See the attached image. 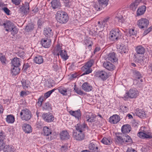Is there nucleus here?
<instances>
[{"label": "nucleus", "instance_id": "f257e3e1", "mask_svg": "<svg viewBox=\"0 0 152 152\" xmlns=\"http://www.w3.org/2000/svg\"><path fill=\"white\" fill-rule=\"evenodd\" d=\"M56 19L58 23L65 24L68 20V16L65 12L62 10H59L56 15Z\"/></svg>", "mask_w": 152, "mask_h": 152}, {"label": "nucleus", "instance_id": "f03ea898", "mask_svg": "<svg viewBox=\"0 0 152 152\" xmlns=\"http://www.w3.org/2000/svg\"><path fill=\"white\" fill-rule=\"evenodd\" d=\"M53 54L55 56H59L60 55L61 58L65 60H67L68 56L66 50H62L61 47L59 45H57L56 49L53 51Z\"/></svg>", "mask_w": 152, "mask_h": 152}, {"label": "nucleus", "instance_id": "7ed1b4c3", "mask_svg": "<svg viewBox=\"0 0 152 152\" xmlns=\"http://www.w3.org/2000/svg\"><path fill=\"white\" fill-rule=\"evenodd\" d=\"M94 63V60L92 59H91L87 62L85 65L82 67L81 70L84 72V73L82 74V76L89 74L91 72L92 70L91 67Z\"/></svg>", "mask_w": 152, "mask_h": 152}, {"label": "nucleus", "instance_id": "20e7f679", "mask_svg": "<svg viewBox=\"0 0 152 152\" xmlns=\"http://www.w3.org/2000/svg\"><path fill=\"white\" fill-rule=\"evenodd\" d=\"M20 115V118L23 121H28L32 117V114L31 111L26 108L22 110Z\"/></svg>", "mask_w": 152, "mask_h": 152}, {"label": "nucleus", "instance_id": "39448f33", "mask_svg": "<svg viewBox=\"0 0 152 152\" xmlns=\"http://www.w3.org/2000/svg\"><path fill=\"white\" fill-rule=\"evenodd\" d=\"M138 94V91L135 89H130L124 95L123 98L127 100L129 98H135Z\"/></svg>", "mask_w": 152, "mask_h": 152}, {"label": "nucleus", "instance_id": "423d86ee", "mask_svg": "<svg viewBox=\"0 0 152 152\" xmlns=\"http://www.w3.org/2000/svg\"><path fill=\"white\" fill-rule=\"evenodd\" d=\"M148 20L144 18H142L139 20L137 23V25L139 28L143 30L146 28L149 25Z\"/></svg>", "mask_w": 152, "mask_h": 152}, {"label": "nucleus", "instance_id": "0eeeda50", "mask_svg": "<svg viewBox=\"0 0 152 152\" xmlns=\"http://www.w3.org/2000/svg\"><path fill=\"white\" fill-rule=\"evenodd\" d=\"M120 32L118 29H113L110 32V39L112 41L117 40L120 36Z\"/></svg>", "mask_w": 152, "mask_h": 152}, {"label": "nucleus", "instance_id": "6e6552de", "mask_svg": "<svg viewBox=\"0 0 152 152\" xmlns=\"http://www.w3.org/2000/svg\"><path fill=\"white\" fill-rule=\"evenodd\" d=\"M42 117L45 121L48 123L53 122L54 119V116L53 114L49 112L43 113L42 115Z\"/></svg>", "mask_w": 152, "mask_h": 152}, {"label": "nucleus", "instance_id": "1a4fd4ad", "mask_svg": "<svg viewBox=\"0 0 152 152\" xmlns=\"http://www.w3.org/2000/svg\"><path fill=\"white\" fill-rule=\"evenodd\" d=\"M19 11L25 15L29 12V3L26 2L25 4H23L22 6H19Z\"/></svg>", "mask_w": 152, "mask_h": 152}, {"label": "nucleus", "instance_id": "9d476101", "mask_svg": "<svg viewBox=\"0 0 152 152\" xmlns=\"http://www.w3.org/2000/svg\"><path fill=\"white\" fill-rule=\"evenodd\" d=\"M73 136L76 140L81 141L84 139L85 135L83 132H77L75 130L73 132Z\"/></svg>", "mask_w": 152, "mask_h": 152}, {"label": "nucleus", "instance_id": "9b49d317", "mask_svg": "<svg viewBox=\"0 0 152 152\" xmlns=\"http://www.w3.org/2000/svg\"><path fill=\"white\" fill-rule=\"evenodd\" d=\"M145 1V0H135L130 5V7L131 9L133 11H135L139 4L140 3H144Z\"/></svg>", "mask_w": 152, "mask_h": 152}, {"label": "nucleus", "instance_id": "f8f14e48", "mask_svg": "<svg viewBox=\"0 0 152 152\" xmlns=\"http://www.w3.org/2000/svg\"><path fill=\"white\" fill-rule=\"evenodd\" d=\"M95 75L103 80H106L108 77L107 73L103 71H98L96 72Z\"/></svg>", "mask_w": 152, "mask_h": 152}, {"label": "nucleus", "instance_id": "ddd939ff", "mask_svg": "<svg viewBox=\"0 0 152 152\" xmlns=\"http://www.w3.org/2000/svg\"><path fill=\"white\" fill-rule=\"evenodd\" d=\"M42 46L45 48H48L50 46L51 44V40L48 38L42 39L41 41Z\"/></svg>", "mask_w": 152, "mask_h": 152}, {"label": "nucleus", "instance_id": "4468645a", "mask_svg": "<svg viewBox=\"0 0 152 152\" xmlns=\"http://www.w3.org/2000/svg\"><path fill=\"white\" fill-rule=\"evenodd\" d=\"M120 120V117L117 115L115 114L110 117L109 121L111 124H115L119 122Z\"/></svg>", "mask_w": 152, "mask_h": 152}, {"label": "nucleus", "instance_id": "2eb2a0df", "mask_svg": "<svg viewBox=\"0 0 152 152\" xmlns=\"http://www.w3.org/2000/svg\"><path fill=\"white\" fill-rule=\"evenodd\" d=\"M106 60L110 61L113 62H116L117 61V59L115 56V53H109L106 57Z\"/></svg>", "mask_w": 152, "mask_h": 152}, {"label": "nucleus", "instance_id": "dca6fc26", "mask_svg": "<svg viewBox=\"0 0 152 152\" xmlns=\"http://www.w3.org/2000/svg\"><path fill=\"white\" fill-rule=\"evenodd\" d=\"M44 34L48 38H50L53 37V33L52 30L49 27H47L44 28Z\"/></svg>", "mask_w": 152, "mask_h": 152}, {"label": "nucleus", "instance_id": "f3484780", "mask_svg": "<svg viewBox=\"0 0 152 152\" xmlns=\"http://www.w3.org/2000/svg\"><path fill=\"white\" fill-rule=\"evenodd\" d=\"M89 149L92 152H99L98 147L94 142H91L88 146Z\"/></svg>", "mask_w": 152, "mask_h": 152}, {"label": "nucleus", "instance_id": "a211bd4d", "mask_svg": "<svg viewBox=\"0 0 152 152\" xmlns=\"http://www.w3.org/2000/svg\"><path fill=\"white\" fill-rule=\"evenodd\" d=\"M104 67L109 71H112L115 68V66L109 62H104L103 64Z\"/></svg>", "mask_w": 152, "mask_h": 152}, {"label": "nucleus", "instance_id": "6ab92c4d", "mask_svg": "<svg viewBox=\"0 0 152 152\" xmlns=\"http://www.w3.org/2000/svg\"><path fill=\"white\" fill-rule=\"evenodd\" d=\"M51 3L53 9H59L61 6V3L59 0H53Z\"/></svg>", "mask_w": 152, "mask_h": 152}, {"label": "nucleus", "instance_id": "aec40b11", "mask_svg": "<svg viewBox=\"0 0 152 152\" xmlns=\"http://www.w3.org/2000/svg\"><path fill=\"white\" fill-rule=\"evenodd\" d=\"M82 88L86 92H89L92 90V86L87 82H85L82 86Z\"/></svg>", "mask_w": 152, "mask_h": 152}, {"label": "nucleus", "instance_id": "412c9836", "mask_svg": "<svg viewBox=\"0 0 152 152\" xmlns=\"http://www.w3.org/2000/svg\"><path fill=\"white\" fill-rule=\"evenodd\" d=\"M96 117V116L95 115L91 113H89L86 114V118L88 122H93L95 121V119Z\"/></svg>", "mask_w": 152, "mask_h": 152}, {"label": "nucleus", "instance_id": "4be33fe9", "mask_svg": "<svg viewBox=\"0 0 152 152\" xmlns=\"http://www.w3.org/2000/svg\"><path fill=\"white\" fill-rule=\"evenodd\" d=\"M61 139L62 140H67L70 138V135L66 131H63L61 132L60 134Z\"/></svg>", "mask_w": 152, "mask_h": 152}, {"label": "nucleus", "instance_id": "5701e85b", "mask_svg": "<svg viewBox=\"0 0 152 152\" xmlns=\"http://www.w3.org/2000/svg\"><path fill=\"white\" fill-rule=\"evenodd\" d=\"M117 48L120 53L122 54L128 53V48L126 46L123 44L118 46Z\"/></svg>", "mask_w": 152, "mask_h": 152}, {"label": "nucleus", "instance_id": "b1692460", "mask_svg": "<svg viewBox=\"0 0 152 152\" xmlns=\"http://www.w3.org/2000/svg\"><path fill=\"white\" fill-rule=\"evenodd\" d=\"M86 125L84 123H83L82 124H77L75 126V129H76V132H83L84 129L86 128Z\"/></svg>", "mask_w": 152, "mask_h": 152}, {"label": "nucleus", "instance_id": "393cba45", "mask_svg": "<svg viewBox=\"0 0 152 152\" xmlns=\"http://www.w3.org/2000/svg\"><path fill=\"white\" fill-rule=\"evenodd\" d=\"M131 127L129 124H126L122 126L121 128V132L123 134L129 133L131 130Z\"/></svg>", "mask_w": 152, "mask_h": 152}, {"label": "nucleus", "instance_id": "a878e982", "mask_svg": "<svg viewBox=\"0 0 152 152\" xmlns=\"http://www.w3.org/2000/svg\"><path fill=\"white\" fill-rule=\"evenodd\" d=\"M136 115L140 118H144L146 117V114L143 110L137 109L136 110Z\"/></svg>", "mask_w": 152, "mask_h": 152}, {"label": "nucleus", "instance_id": "bb28decb", "mask_svg": "<svg viewBox=\"0 0 152 152\" xmlns=\"http://www.w3.org/2000/svg\"><path fill=\"white\" fill-rule=\"evenodd\" d=\"M69 113L71 115L74 116L78 120L81 118V114L80 111L79 109L75 111L71 110L69 112Z\"/></svg>", "mask_w": 152, "mask_h": 152}, {"label": "nucleus", "instance_id": "cd10ccee", "mask_svg": "<svg viewBox=\"0 0 152 152\" xmlns=\"http://www.w3.org/2000/svg\"><path fill=\"white\" fill-rule=\"evenodd\" d=\"M138 137L142 139H151L152 136L151 134H147L146 133L140 132L137 134Z\"/></svg>", "mask_w": 152, "mask_h": 152}, {"label": "nucleus", "instance_id": "c85d7f7f", "mask_svg": "<svg viewBox=\"0 0 152 152\" xmlns=\"http://www.w3.org/2000/svg\"><path fill=\"white\" fill-rule=\"evenodd\" d=\"M3 25L5 28V30L7 31H10V30L14 26L13 23L10 21L6 23H4Z\"/></svg>", "mask_w": 152, "mask_h": 152}, {"label": "nucleus", "instance_id": "c756f323", "mask_svg": "<svg viewBox=\"0 0 152 152\" xmlns=\"http://www.w3.org/2000/svg\"><path fill=\"white\" fill-rule=\"evenodd\" d=\"M23 129L26 133H29L31 132L32 131L31 126L28 124H24L23 125Z\"/></svg>", "mask_w": 152, "mask_h": 152}, {"label": "nucleus", "instance_id": "7c9ffc66", "mask_svg": "<svg viewBox=\"0 0 152 152\" xmlns=\"http://www.w3.org/2000/svg\"><path fill=\"white\" fill-rule=\"evenodd\" d=\"M21 62L20 59L17 57L14 58L11 61L12 64L13 66H19Z\"/></svg>", "mask_w": 152, "mask_h": 152}, {"label": "nucleus", "instance_id": "2f4dec72", "mask_svg": "<svg viewBox=\"0 0 152 152\" xmlns=\"http://www.w3.org/2000/svg\"><path fill=\"white\" fill-rule=\"evenodd\" d=\"M34 61L36 64H40L43 62V59L42 56L38 55L34 58Z\"/></svg>", "mask_w": 152, "mask_h": 152}, {"label": "nucleus", "instance_id": "473e14b6", "mask_svg": "<svg viewBox=\"0 0 152 152\" xmlns=\"http://www.w3.org/2000/svg\"><path fill=\"white\" fill-rule=\"evenodd\" d=\"M57 89L58 91L62 94L64 96L67 95V89L65 88L64 87L61 86L58 87Z\"/></svg>", "mask_w": 152, "mask_h": 152}, {"label": "nucleus", "instance_id": "72a5a7b5", "mask_svg": "<svg viewBox=\"0 0 152 152\" xmlns=\"http://www.w3.org/2000/svg\"><path fill=\"white\" fill-rule=\"evenodd\" d=\"M146 8L144 5L139 7L137 11V15L139 16L143 14L145 11Z\"/></svg>", "mask_w": 152, "mask_h": 152}, {"label": "nucleus", "instance_id": "f704fd0d", "mask_svg": "<svg viewBox=\"0 0 152 152\" xmlns=\"http://www.w3.org/2000/svg\"><path fill=\"white\" fill-rule=\"evenodd\" d=\"M135 50L138 54H142L144 53L145 51V48L140 45L137 46Z\"/></svg>", "mask_w": 152, "mask_h": 152}, {"label": "nucleus", "instance_id": "c9c22d12", "mask_svg": "<svg viewBox=\"0 0 152 152\" xmlns=\"http://www.w3.org/2000/svg\"><path fill=\"white\" fill-rule=\"evenodd\" d=\"M51 129L48 127L45 126L43 127V135L46 136H48L51 134Z\"/></svg>", "mask_w": 152, "mask_h": 152}, {"label": "nucleus", "instance_id": "e433bc0d", "mask_svg": "<svg viewBox=\"0 0 152 152\" xmlns=\"http://www.w3.org/2000/svg\"><path fill=\"white\" fill-rule=\"evenodd\" d=\"M6 121L8 123H13L15 121V118L13 115H7L6 118Z\"/></svg>", "mask_w": 152, "mask_h": 152}, {"label": "nucleus", "instance_id": "4c0bfd02", "mask_svg": "<svg viewBox=\"0 0 152 152\" xmlns=\"http://www.w3.org/2000/svg\"><path fill=\"white\" fill-rule=\"evenodd\" d=\"M114 20L116 23H122L124 21V20L123 19V16L120 14H118L115 17Z\"/></svg>", "mask_w": 152, "mask_h": 152}, {"label": "nucleus", "instance_id": "58836bf2", "mask_svg": "<svg viewBox=\"0 0 152 152\" xmlns=\"http://www.w3.org/2000/svg\"><path fill=\"white\" fill-rule=\"evenodd\" d=\"M103 143L106 145H110L111 144L112 141L110 137H104L101 140Z\"/></svg>", "mask_w": 152, "mask_h": 152}, {"label": "nucleus", "instance_id": "ea45409f", "mask_svg": "<svg viewBox=\"0 0 152 152\" xmlns=\"http://www.w3.org/2000/svg\"><path fill=\"white\" fill-rule=\"evenodd\" d=\"M134 75L136 79L134 80V81H138V80L141 79L142 77V76L140 72L137 70H134L133 72Z\"/></svg>", "mask_w": 152, "mask_h": 152}, {"label": "nucleus", "instance_id": "a19ab883", "mask_svg": "<svg viewBox=\"0 0 152 152\" xmlns=\"http://www.w3.org/2000/svg\"><path fill=\"white\" fill-rule=\"evenodd\" d=\"M20 69L19 66H13L12 69V75H16L18 74L20 72Z\"/></svg>", "mask_w": 152, "mask_h": 152}, {"label": "nucleus", "instance_id": "79ce46f5", "mask_svg": "<svg viewBox=\"0 0 152 152\" xmlns=\"http://www.w3.org/2000/svg\"><path fill=\"white\" fill-rule=\"evenodd\" d=\"M13 148L12 146L5 145L3 148L4 152H13Z\"/></svg>", "mask_w": 152, "mask_h": 152}, {"label": "nucleus", "instance_id": "37998d69", "mask_svg": "<svg viewBox=\"0 0 152 152\" xmlns=\"http://www.w3.org/2000/svg\"><path fill=\"white\" fill-rule=\"evenodd\" d=\"M110 19V17H107L103 20L102 22V25L101 26V28H104V27L106 26L107 23L109 21Z\"/></svg>", "mask_w": 152, "mask_h": 152}, {"label": "nucleus", "instance_id": "c03bdc74", "mask_svg": "<svg viewBox=\"0 0 152 152\" xmlns=\"http://www.w3.org/2000/svg\"><path fill=\"white\" fill-rule=\"evenodd\" d=\"M115 139L116 142L118 144H122L124 143V137L123 138L121 137L116 135Z\"/></svg>", "mask_w": 152, "mask_h": 152}, {"label": "nucleus", "instance_id": "a18cd8bd", "mask_svg": "<svg viewBox=\"0 0 152 152\" xmlns=\"http://www.w3.org/2000/svg\"><path fill=\"white\" fill-rule=\"evenodd\" d=\"M0 60L2 64L3 65H6V58L5 57V56L3 55L2 53H0Z\"/></svg>", "mask_w": 152, "mask_h": 152}, {"label": "nucleus", "instance_id": "49530a36", "mask_svg": "<svg viewBox=\"0 0 152 152\" xmlns=\"http://www.w3.org/2000/svg\"><path fill=\"white\" fill-rule=\"evenodd\" d=\"M43 109L44 110H51V107L49 103L48 102H47L43 105Z\"/></svg>", "mask_w": 152, "mask_h": 152}, {"label": "nucleus", "instance_id": "de8ad7c7", "mask_svg": "<svg viewBox=\"0 0 152 152\" xmlns=\"http://www.w3.org/2000/svg\"><path fill=\"white\" fill-rule=\"evenodd\" d=\"M132 140L130 137L127 135H126L124 136V142L131 143L132 142Z\"/></svg>", "mask_w": 152, "mask_h": 152}, {"label": "nucleus", "instance_id": "09e8293b", "mask_svg": "<svg viewBox=\"0 0 152 152\" xmlns=\"http://www.w3.org/2000/svg\"><path fill=\"white\" fill-rule=\"evenodd\" d=\"M98 1L100 5L106 6L108 4V0H98Z\"/></svg>", "mask_w": 152, "mask_h": 152}, {"label": "nucleus", "instance_id": "8fccbe9b", "mask_svg": "<svg viewBox=\"0 0 152 152\" xmlns=\"http://www.w3.org/2000/svg\"><path fill=\"white\" fill-rule=\"evenodd\" d=\"M18 29L17 28L14 26H13V28L10 30V31L12 32L11 34L13 36L15 35L18 32Z\"/></svg>", "mask_w": 152, "mask_h": 152}, {"label": "nucleus", "instance_id": "3c124183", "mask_svg": "<svg viewBox=\"0 0 152 152\" xmlns=\"http://www.w3.org/2000/svg\"><path fill=\"white\" fill-rule=\"evenodd\" d=\"M136 34L137 31L134 29L132 28L129 29L128 34V36H131L135 35Z\"/></svg>", "mask_w": 152, "mask_h": 152}, {"label": "nucleus", "instance_id": "603ef678", "mask_svg": "<svg viewBox=\"0 0 152 152\" xmlns=\"http://www.w3.org/2000/svg\"><path fill=\"white\" fill-rule=\"evenodd\" d=\"M22 85V86L24 89H26L27 88L28 86V81H26V80H22L21 81Z\"/></svg>", "mask_w": 152, "mask_h": 152}, {"label": "nucleus", "instance_id": "864d4df0", "mask_svg": "<svg viewBox=\"0 0 152 152\" xmlns=\"http://www.w3.org/2000/svg\"><path fill=\"white\" fill-rule=\"evenodd\" d=\"M34 26L33 25L31 24L26 26L25 28V30L27 32H29L33 30Z\"/></svg>", "mask_w": 152, "mask_h": 152}, {"label": "nucleus", "instance_id": "5fc2aeb1", "mask_svg": "<svg viewBox=\"0 0 152 152\" xmlns=\"http://www.w3.org/2000/svg\"><path fill=\"white\" fill-rule=\"evenodd\" d=\"M18 56L20 58L23 59L25 57L24 52L23 51H19L18 53Z\"/></svg>", "mask_w": 152, "mask_h": 152}, {"label": "nucleus", "instance_id": "6e6d98bb", "mask_svg": "<svg viewBox=\"0 0 152 152\" xmlns=\"http://www.w3.org/2000/svg\"><path fill=\"white\" fill-rule=\"evenodd\" d=\"M5 137V133L2 130H0V140H4Z\"/></svg>", "mask_w": 152, "mask_h": 152}, {"label": "nucleus", "instance_id": "4d7b16f0", "mask_svg": "<svg viewBox=\"0 0 152 152\" xmlns=\"http://www.w3.org/2000/svg\"><path fill=\"white\" fill-rule=\"evenodd\" d=\"M55 90L56 89L54 88L51 90L48 91L45 94V96L47 98L51 94L55 91Z\"/></svg>", "mask_w": 152, "mask_h": 152}, {"label": "nucleus", "instance_id": "13d9d810", "mask_svg": "<svg viewBox=\"0 0 152 152\" xmlns=\"http://www.w3.org/2000/svg\"><path fill=\"white\" fill-rule=\"evenodd\" d=\"M3 11L7 15H9L10 14V10L6 7L3 8Z\"/></svg>", "mask_w": 152, "mask_h": 152}, {"label": "nucleus", "instance_id": "bf43d9fd", "mask_svg": "<svg viewBox=\"0 0 152 152\" xmlns=\"http://www.w3.org/2000/svg\"><path fill=\"white\" fill-rule=\"evenodd\" d=\"M74 90L75 92L80 95H82L83 94V91H81L80 89H79L78 88H74Z\"/></svg>", "mask_w": 152, "mask_h": 152}, {"label": "nucleus", "instance_id": "052dcab7", "mask_svg": "<svg viewBox=\"0 0 152 152\" xmlns=\"http://www.w3.org/2000/svg\"><path fill=\"white\" fill-rule=\"evenodd\" d=\"M12 2L15 5H19L21 2V0H11Z\"/></svg>", "mask_w": 152, "mask_h": 152}, {"label": "nucleus", "instance_id": "680f3d73", "mask_svg": "<svg viewBox=\"0 0 152 152\" xmlns=\"http://www.w3.org/2000/svg\"><path fill=\"white\" fill-rule=\"evenodd\" d=\"M4 140H0V151L2 150L4 148Z\"/></svg>", "mask_w": 152, "mask_h": 152}, {"label": "nucleus", "instance_id": "e2e57ef3", "mask_svg": "<svg viewBox=\"0 0 152 152\" xmlns=\"http://www.w3.org/2000/svg\"><path fill=\"white\" fill-rule=\"evenodd\" d=\"M29 67L28 64L27 63L26 64H25L23 66V69L25 71H26L27 69Z\"/></svg>", "mask_w": 152, "mask_h": 152}, {"label": "nucleus", "instance_id": "0e129e2a", "mask_svg": "<svg viewBox=\"0 0 152 152\" xmlns=\"http://www.w3.org/2000/svg\"><path fill=\"white\" fill-rule=\"evenodd\" d=\"M87 41H88V40H87ZM88 44H89V45H88V48L89 50H91V46L92 45V42L91 41H88Z\"/></svg>", "mask_w": 152, "mask_h": 152}, {"label": "nucleus", "instance_id": "69168bd1", "mask_svg": "<svg viewBox=\"0 0 152 152\" xmlns=\"http://www.w3.org/2000/svg\"><path fill=\"white\" fill-rule=\"evenodd\" d=\"M136 61H137L139 63H140V64L142 63L143 61V59L142 58V57H140V58L139 59L137 58L136 59Z\"/></svg>", "mask_w": 152, "mask_h": 152}, {"label": "nucleus", "instance_id": "338daca9", "mask_svg": "<svg viewBox=\"0 0 152 152\" xmlns=\"http://www.w3.org/2000/svg\"><path fill=\"white\" fill-rule=\"evenodd\" d=\"M94 7L95 8V10L97 11L100 10V8L96 4H94Z\"/></svg>", "mask_w": 152, "mask_h": 152}, {"label": "nucleus", "instance_id": "774afa93", "mask_svg": "<svg viewBox=\"0 0 152 152\" xmlns=\"http://www.w3.org/2000/svg\"><path fill=\"white\" fill-rule=\"evenodd\" d=\"M126 152H137L134 149H132V148H128Z\"/></svg>", "mask_w": 152, "mask_h": 152}]
</instances>
